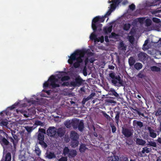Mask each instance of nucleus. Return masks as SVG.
Instances as JSON below:
<instances>
[{"label":"nucleus","instance_id":"1","mask_svg":"<svg viewBox=\"0 0 161 161\" xmlns=\"http://www.w3.org/2000/svg\"><path fill=\"white\" fill-rule=\"evenodd\" d=\"M86 54L90 56L93 55V53L89 49L77 50L69 57L68 63L70 64H73V66L75 68H78L80 67V63L83 62V59L82 58Z\"/></svg>","mask_w":161,"mask_h":161},{"label":"nucleus","instance_id":"2","mask_svg":"<svg viewBox=\"0 0 161 161\" xmlns=\"http://www.w3.org/2000/svg\"><path fill=\"white\" fill-rule=\"evenodd\" d=\"M58 79L55 76L52 75L50 76L48 80L45 82L43 84V87L46 88L49 86L55 88L60 86V85L58 83Z\"/></svg>","mask_w":161,"mask_h":161},{"label":"nucleus","instance_id":"3","mask_svg":"<svg viewBox=\"0 0 161 161\" xmlns=\"http://www.w3.org/2000/svg\"><path fill=\"white\" fill-rule=\"evenodd\" d=\"M102 25L99 23V16L95 17L92 19V27L94 32H96L97 29L99 31L102 30Z\"/></svg>","mask_w":161,"mask_h":161},{"label":"nucleus","instance_id":"4","mask_svg":"<svg viewBox=\"0 0 161 161\" xmlns=\"http://www.w3.org/2000/svg\"><path fill=\"white\" fill-rule=\"evenodd\" d=\"M63 154L64 156L67 155L69 158H73L77 155V152L75 150L69 149L68 147H65L63 149Z\"/></svg>","mask_w":161,"mask_h":161},{"label":"nucleus","instance_id":"5","mask_svg":"<svg viewBox=\"0 0 161 161\" xmlns=\"http://www.w3.org/2000/svg\"><path fill=\"white\" fill-rule=\"evenodd\" d=\"M109 76L112 79L111 82L114 85H116L118 82L120 85H122L123 81L121 80L120 77L119 76H115V73L114 72H112L110 73Z\"/></svg>","mask_w":161,"mask_h":161},{"label":"nucleus","instance_id":"6","mask_svg":"<svg viewBox=\"0 0 161 161\" xmlns=\"http://www.w3.org/2000/svg\"><path fill=\"white\" fill-rule=\"evenodd\" d=\"M84 81V80L79 76L75 78L74 81L70 82V85L71 86L74 87L80 86L83 84Z\"/></svg>","mask_w":161,"mask_h":161},{"label":"nucleus","instance_id":"7","mask_svg":"<svg viewBox=\"0 0 161 161\" xmlns=\"http://www.w3.org/2000/svg\"><path fill=\"white\" fill-rule=\"evenodd\" d=\"M57 133V129L54 127H49L47 130V135L50 136H54Z\"/></svg>","mask_w":161,"mask_h":161},{"label":"nucleus","instance_id":"8","mask_svg":"<svg viewBox=\"0 0 161 161\" xmlns=\"http://www.w3.org/2000/svg\"><path fill=\"white\" fill-rule=\"evenodd\" d=\"M122 133L126 137H130L133 134L132 130L127 128H122Z\"/></svg>","mask_w":161,"mask_h":161},{"label":"nucleus","instance_id":"9","mask_svg":"<svg viewBox=\"0 0 161 161\" xmlns=\"http://www.w3.org/2000/svg\"><path fill=\"white\" fill-rule=\"evenodd\" d=\"M148 55L146 53L141 52L138 54V57L139 60L143 62L147 59Z\"/></svg>","mask_w":161,"mask_h":161},{"label":"nucleus","instance_id":"10","mask_svg":"<svg viewBox=\"0 0 161 161\" xmlns=\"http://www.w3.org/2000/svg\"><path fill=\"white\" fill-rule=\"evenodd\" d=\"M70 138L72 140H78L79 138V135L75 131H72L71 132Z\"/></svg>","mask_w":161,"mask_h":161},{"label":"nucleus","instance_id":"11","mask_svg":"<svg viewBox=\"0 0 161 161\" xmlns=\"http://www.w3.org/2000/svg\"><path fill=\"white\" fill-rule=\"evenodd\" d=\"M0 142L3 146H7L9 143L8 141L2 136H0Z\"/></svg>","mask_w":161,"mask_h":161},{"label":"nucleus","instance_id":"12","mask_svg":"<svg viewBox=\"0 0 161 161\" xmlns=\"http://www.w3.org/2000/svg\"><path fill=\"white\" fill-rule=\"evenodd\" d=\"M147 130L149 131V136L153 138H155L157 136V134L154 132V130L153 129H152L151 127H147Z\"/></svg>","mask_w":161,"mask_h":161},{"label":"nucleus","instance_id":"13","mask_svg":"<svg viewBox=\"0 0 161 161\" xmlns=\"http://www.w3.org/2000/svg\"><path fill=\"white\" fill-rule=\"evenodd\" d=\"M11 156L10 153H8L5 155L3 156L2 160L3 161H11Z\"/></svg>","mask_w":161,"mask_h":161},{"label":"nucleus","instance_id":"14","mask_svg":"<svg viewBox=\"0 0 161 161\" xmlns=\"http://www.w3.org/2000/svg\"><path fill=\"white\" fill-rule=\"evenodd\" d=\"M57 133L58 136L60 137H62L64 136L65 132L62 128H59L58 129Z\"/></svg>","mask_w":161,"mask_h":161},{"label":"nucleus","instance_id":"15","mask_svg":"<svg viewBox=\"0 0 161 161\" xmlns=\"http://www.w3.org/2000/svg\"><path fill=\"white\" fill-rule=\"evenodd\" d=\"M45 154L46 157L49 159H52L56 157L54 153L47 152Z\"/></svg>","mask_w":161,"mask_h":161},{"label":"nucleus","instance_id":"16","mask_svg":"<svg viewBox=\"0 0 161 161\" xmlns=\"http://www.w3.org/2000/svg\"><path fill=\"white\" fill-rule=\"evenodd\" d=\"M118 48L119 50L124 51V52H125L126 49V47L123 41L120 42Z\"/></svg>","mask_w":161,"mask_h":161},{"label":"nucleus","instance_id":"17","mask_svg":"<svg viewBox=\"0 0 161 161\" xmlns=\"http://www.w3.org/2000/svg\"><path fill=\"white\" fill-rule=\"evenodd\" d=\"M114 113L115 114V122L117 124H118L119 121L120 112V111H116L115 110H114Z\"/></svg>","mask_w":161,"mask_h":161},{"label":"nucleus","instance_id":"18","mask_svg":"<svg viewBox=\"0 0 161 161\" xmlns=\"http://www.w3.org/2000/svg\"><path fill=\"white\" fill-rule=\"evenodd\" d=\"M119 158L118 156L113 155L108 158V161H118Z\"/></svg>","mask_w":161,"mask_h":161},{"label":"nucleus","instance_id":"19","mask_svg":"<svg viewBox=\"0 0 161 161\" xmlns=\"http://www.w3.org/2000/svg\"><path fill=\"white\" fill-rule=\"evenodd\" d=\"M146 141L142 139L137 138L136 140V143L137 144L140 145H144L146 143Z\"/></svg>","mask_w":161,"mask_h":161},{"label":"nucleus","instance_id":"20","mask_svg":"<svg viewBox=\"0 0 161 161\" xmlns=\"http://www.w3.org/2000/svg\"><path fill=\"white\" fill-rule=\"evenodd\" d=\"M79 120H72L71 123L73 128L74 129H76L78 128V125L79 123Z\"/></svg>","mask_w":161,"mask_h":161},{"label":"nucleus","instance_id":"21","mask_svg":"<svg viewBox=\"0 0 161 161\" xmlns=\"http://www.w3.org/2000/svg\"><path fill=\"white\" fill-rule=\"evenodd\" d=\"M136 60L133 57H130L128 59V62L129 65L130 67L132 66L135 64Z\"/></svg>","mask_w":161,"mask_h":161},{"label":"nucleus","instance_id":"22","mask_svg":"<svg viewBox=\"0 0 161 161\" xmlns=\"http://www.w3.org/2000/svg\"><path fill=\"white\" fill-rule=\"evenodd\" d=\"M87 149V148L86 147V145L85 144L82 143L80 146L79 151L81 153H83L85 152Z\"/></svg>","mask_w":161,"mask_h":161},{"label":"nucleus","instance_id":"23","mask_svg":"<svg viewBox=\"0 0 161 161\" xmlns=\"http://www.w3.org/2000/svg\"><path fill=\"white\" fill-rule=\"evenodd\" d=\"M84 128V124L82 120H80L78 125V130L81 132L83 131Z\"/></svg>","mask_w":161,"mask_h":161},{"label":"nucleus","instance_id":"24","mask_svg":"<svg viewBox=\"0 0 161 161\" xmlns=\"http://www.w3.org/2000/svg\"><path fill=\"white\" fill-rule=\"evenodd\" d=\"M79 142L78 140H72L71 146L73 148L76 147L79 145Z\"/></svg>","mask_w":161,"mask_h":161},{"label":"nucleus","instance_id":"25","mask_svg":"<svg viewBox=\"0 0 161 161\" xmlns=\"http://www.w3.org/2000/svg\"><path fill=\"white\" fill-rule=\"evenodd\" d=\"M133 125H135L136 124L139 127L141 128L143 126V124L140 121H137L136 120H134L133 121Z\"/></svg>","mask_w":161,"mask_h":161},{"label":"nucleus","instance_id":"26","mask_svg":"<svg viewBox=\"0 0 161 161\" xmlns=\"http://www.w3.org/2000/svg\"><path fill=\"white\" fill-rule=\"evenodd\" d=\"M109 95L114 96L117 97H119L118 94L115 91V90L114 89L110 90L109 92Z\"/></svg>","mask_w":161,"mask_h":161},{"label":"nucleus","instance_id":"27","mask_svg":"<svg viewBox=\"0 0 161 161\" xmlns=\"http://www.w3.org/2000/svg\"><path fill=\"white\" fill-rule=\"evenodd\" d=\"M37 143L41 145L42 148L44 149H45L47 147V144L44 141V140L38 141Z\"/></svg>","mask_w":161,"mask_h":161},{"label":"nucleus","instance_id":"28","mask_svg":"<svg viewBox=\"0 0 161 161\" xmlns=\"http://www.w3.org/2000/svg\"><path fill=\"white\" fill-rule=\"evenodd\" d=\"M151 70L154 72H159L161 70V69L159 67H158L156 66H152L150 67Z\"/></svg>","mask_w":161,"mask_h":161},{"label":"nucleus","instance_id":"29","mask_svg":"<svg viewBox=\"0 0 161 161\" xmlns=\"http://www.w3.org/2000/svg\"><path fill=\"white\" fill-rule=\"evenodd\" d=\"M34 151L37 156H40L41 154V151L38 146H36Z\"/></svg>","mask_w":161,"mask_h":161},{"label":"nucleus","instance_id":"30","mask_svg":"<svg viewBox=\"0 0 161 161\" xmlns=\"http://www.w3.org/2000/svg\"><path fill=\"white\" fill-rule=\"evenodd\" d=\"M134 68L137 70L141 69L142 67V64L139 63H137L134 65Z\"/></svg>","mask_w":161,"mask_h":161},{"label":"nucleus","instance_id":"31","mask_svg":"<svg viewBox=\"0 0 161 161\" xmlns=\"http://www.w3.org/2000/svg\"><path fill=\"white\" fill-rule=\"evenodd\" d=\"M37 140L38 141H41L44 140V135L43 134H42L41 133H38L37 136Z\"/></svg>","mask_w":161,"mask_h":161},{"label":"nucleus","instance_id":"32","mask_svg":"<svg viewBox=\"0 0 161 161\" xmlns=\"http://www.w3.org/2000/svg\"><path fill=\"white\" fill-rule=\"evenodd\" d=\"M64 73L65 72H59L58 74L55 75L54 76H56V78L58 80V79H61V78H62L63 76L64 75Z\"/></svg>","mask_w":161,"mask_h":161},{"label":"nucleus","instance_id":"33","mask_svg":"<svg viewBox=\"0 0 161 161\" xmlns=\"http://www.w3.org/2000/svg\"><path fill=\"white\" fill-rule=\"evenodd\" d=\"M112 30V27H104L103 29L104 32L106 34H108V33H110L111 32Z\"/></svg>","mask_w":161,"mask_h":161},{"label":"nucleus","instance_id":"34","mask_svg":"<svg viewBox=\"0 0 161 161\" xmlns=\"http://www.w3.org/2000/svg\"><path fill=\"white\" fill-rule=\"evenodd\" d=\"M147 142L148 143L147 144V145L148 147L149 146L154 147H157V144L155 142L148 141Z\"/></svg>","mask_w":161,"mask_h":161},{"label":"nucleus","instance_id":"35","mask_svg":"<svg viewBox=\"0 0 161 161\" xmlns=\"http://www.w3.org/2000/svg\"><path fill=\"white\" fill-rule=\"evenodd\" d=\"M145 25L147 27L150 26L152 24V21L150 19L147 18L145 21Z\"/></svg>","mask_w":161,"mask_h":161},{"label":"nucleus","instance_id":"36","mask_svg":"<svg viewBox=\"0 0 161 161\" xmlns=\"http://www.w3.org/2000/svg\"><path fill=\"white\" fill-rule=\"evenodd\" d=\"M60 86H69L70 84V83L68 82H63L62 81L60 82Z\"/></svg>","mask_w":161,"mask_h":161},{"label":"nucleus","instance_id":"37","mask_svg":"<svg viewBox=\"0 0 161 161\" xmlns=\"http://www.w3.org/2000/svg\"><path fill=\"white\" fill-rule=\"evenodd\" d=\"M130 26L131 25L129 23L125 24L124 25L123 29L126 31H128L130 28Z\"/></svg>","mask_w":161,"mask_h":161},{"label":"nucleus","instance_id":"38","mask_svg":"<svg viewBox=\"0 0 161 161\" xmlns=\"http://www.w3.org/2000/svg\"><path fill=\"white\" fill-rule=\"evenodd\" d=\"M25 129L28 132H31L35 128L33 127V126H25Z\"/></svg>","mask_w":161,"mask_h":161},{"label":"nucleus","instance_id":"39","mask_svg":"<svg viewBox=\"0 0 161 161\" xmlns=\"http://www.w3.org/2000/svg\"><path fill=\"white\" fill-rule=\"evenodd\" d=\"M106 102L109 104H114L116 103V102L113 100L111 98H108L105 100Z\"/></svg>","mask_w":161,"mask_h":161},{"label":"nucleus","instance_id":"40","mask_svg":"<svg viewBox=\"0 0 161 161\" xmlns=\"http://www.w3.org/2000/svg\"><path fill=\"white\" fill-rule=\"evenodd\" d=\"M151 148H148L147 147H144L143 148V150L142 151V153H144L145 152L146 153H148L151 151Z\"/></svg>","mask_w":161,"mask_h":161},{"label":"nucleus","instance_id":"41","mask_svg":"<svg viewBox=\"0 0 161 161\" xmlns=\"http://www.w3.org/2000/svg\"><path fill=\"white\" fill-rule=\"evenodd\" d=\"M146 19V17H140L137 19L138 22L140 24H142L144 23V21H145Z\"/></svg>","mask_w":161,"mask_h":161},{"label":"nucleus","instance_id":"42","mask_svg":"<svg viewBox=\"0 0 161 161\" xmlns=\"http://www.w3.org/2000/svg\"><path fill=\"white\" fill-rule=\"evenodd\" d=\"M155 97L157 98V101L161 104V94L158 93L156 94Z\"/></svg>","mask_w":161,"mask_h":161},{"label":"nucleus","instance_id":"43","mask_svg":"<svg viewBox=\"0 0 161 161\" xmlns=\"http://www.w3.org/2000/svg\"><path fill=\"white\" fill-rule=\"evenodd\" d=\"M70 79V77L68 75L66 76H63L62 78H61V81H64L68 80Z\"/></svg>","mask_w":161,"mask_h":161},{"label":"nucleus","instance_id":"44","mask_svg":"<svg viewBox=\"0 0 161 161\" xmlns=\"http://www.w3.org/2000/svg\"><path fill=\"white\" fill-rule=\"evenodd\" d=\"M90 38L91 40H95L97 38V35L95 33H92L90 36Z\"/></svg>","mask_w":161,"mask_h":161},{"label":"nucleus","instance_id":"45","mask_svg":"<svg viewBox=\"0 0 161 161\" xmlns=\"http://www.w3.org/2000/svg\"><path fill=\"white\" fill-rule=\"evenodd\" d=\"M34 125H40L41 126H43L44 125L43 123L40 120H37L36 121Z\"/></svg>","mask_w":161,"mask_h":161},{"label":"nucleus","instance_id":"46","mask_svg":"<svg viewBox=\"0 0 161 161\" xmlns=\"http://www.w3.org/2000/svg\"><path fill=\"white\" fill-rule=\"evenodd\" d=\"M38 131L39 132V133H41L42 134H43L44 135L46 133L45 130L43 128H39Z\"/></svg>","mask_w":161,"mask_h":161},{"label":"nucleus","instance_id":"47","mask_svg":"<svg viewBox=\"0 0 161 161\" xmlns=\"http://www.w3.org/2000/svg\"><path fill=\"white\" fill-rule=\"evenodd\" d=\"M161 115V108H158L156 112L155 115L156 116H158Z\"/></svg>","mask_w":161,"mask_h":161},{"label":"nucleus","instance_id":"48","mask_svg":"<svg viewBox=\"0 0 161 161\" xmlns=\"http://www.w3.org/2000/svg\"><path fill=\"white\" fill-rule=\"evenodd\" d=\"M19 102H18L17 103H16L12 105L10 107V108L11 110H12L15 108L16 107V106H18L19 104Z\"/></svg>","mask_w":161,"mask_h":161},{"label":"nucleus","instance_id":"49","mask_svg":"<svg viewBox=\"0 0 161 161\" xmlns=\"http://www.w3.org/2000/svg\"><path fill=\"white\" fill-rule=\"evenodd\" d=\"M68 160L67 157H62L58 159V161H67Z\"/></svg>","mask_w":161,"mask_h":161},{"label":"nucleus","instance_id":"50","mask_svg":"<svg viewBox=\"0 0 161 161\" xmlns=\"http://www.w3.org/2000/svg\"><path fill=\"white\" fill-rule=\"evenodd\" d=\"M105 18H106L105 16H103L102 17H101L100 16H99V23H100V22H104Z\"/></svg>","mask_w":161,"mask_h":161},{"label":"nucleus","instance_id":"51","mask_svg":"<svg viewBox=\"0 0 161 161\" xmlns=\"http://www.w3.org/2000/svg\"><path fill=\"white\" fill-rule=\"evenodd\" d=\"M153 20L154 22L158 23H159L161 22L160 20L159 19L156 18H153Z\"/></svg>","mask_w":161,"mask_h":161},{"label":"nucleus","instance_id":"52","mask_svg":"<svg viewBox=\"0 0 161 161\" xmlns=\"http://www.w3.org/2000/svg\"><path fill=\"white\" fill-rule=\"evenodd\" d=\"M129 8L130 10H134L136 8V6L134 4L132 3L129 6Z\"/></svg>","mask_w":161,"mask_h":161},{"label":"nucleus","instance_id":"53","mask_svg":"<svg viewBox=\"0 0 161 161\" xmlns=\"http://www.w3.org/2000/svg\"><path fill=\"white\" fill-rule=\"evenodd\" d=\"M0 124L3 126H7L8 124V122L6 121L5 120H2L1 123H0Z\"/></svg>","mask_w":161,"mask_h":161},{"label":"nucleus","instance_id":"54","mask_svg":"<svg viewBox=\"0 0 161 161\" xmlns=\"http://www.w3.org/2000/svg\"><path fill=\"white\" fill-rule=\"evenodd\" d=\"M111 127L112 128V132L114 133L116 131V128L114 125H111Z\"/></svg>","mask_w":161,"mask_h":161},{"label":"nucleus","instance_id":"55","mask_svg":"<svg viewBox=\"0 0 161 161\" xmlns=\"http://www.w3.org/2000/svg\"><path fill=\"white\" fill-rule=\"evenodd\" d=\"M82 73L83 74V75L85 76H86L87 75V70L86 67H85L84 69H83V71H82Z\"/></svg>","mask_w":161,"mask_h":161},{"label":"nucleus","instance_id":"56","mask_svg":"<svg viewBox=\"0 0 161 161\" xmlns=\"http://www.w3.org/2000/svg\"><path fill=\"white\" fill-rule=\"evenodd\" d=\"M120 1L118 0H113L112 3L117 6V5L119 4L120 3Z\"/></svg>","mask_w":161,"mask_h":161},{"label":"nucleus","instance_id":"57","mask_svg":"<svg viewBox=\"0 0 161 161\" xmlns=\"http://www.w3.org/2000/svg\"><path fill=\"white\" fill-rule=\"evenodd\" d=\"M19 158L21 161H24V160L25 159V156L23 155H19Z\"/></svg>","mask_w":161,"mask_h":161},{"label":"nucleus","instance_id":"58","mask_svg":"<svg viewBox=\"0 0 161 161\" xmlns=\"http://www.w3.org/2000/svg\"><path fill=\"white\" fill-rule=\"evenodd\" d=\"M136 32L135 30L134 29H132L129 32V34L131 35H133L136 33Z\"/></svg>","mask_w":161,"mask_h":161},{"label":"nucleus","instance_id":"59","mask_svg":"<svg viewBox=\"0 0 161 161\" xmlns=\"http://www.w3.org/2000/svg\"><path fill=\"white\" fill-rule=\"evenodd\" d=\"M116 6V5L112 3L110 5V9H111L113 11L115 9Z\"/></svg>","mask_w":161,"mask_h":161},{"label":"nucleus","instance_id":"60","mask_svg":"<svg viewBox=\"0 0 161 161\" xmlns=\"http://www.w3.org/2000/svg\"><path fill=\"white\" fill-rule=\"evenodd\" d=\"M103 115L107 119H108L110 118L109 116L105 112H103Z\"/></svg>","mask_w":161,"mask_h":161},{"label":"nucleus","instance_id":"61","mask_svg":"<svg viewBox=\"0 0 161 161\" xmlns=\"http://www.w3.org/2000/svg\"><path fill=\"white\" fill-rule=\"evenodd\" d=\"M112 11V10H111V9H109V10L107 12L106 14L104 15L105 17H106L110 15Z\"/></svg>","mask_w":161,"mask_h":161},{"label":"nucleus","instance_id":"62","mask_svg":"<svg viewBox=\"0 0 161 161\" xmlns=\"http://www.w3.org/2000/svg\"><path fill=\"white\" fill-rule=\"evenodd\" d=\"M89 100L88 99V98H87V97L86 98H84L82 100V103L83 104H85L86 102L88 101Z\"/></svg>","mask_w":161,"mask_h":161},{"label":"nucleus","instance_id":"63","mask_svg":"<svg viewBox=\"0 0 161 161\" xmlns=\"http://www.w3.org/2000/svg\"><path fill=\"white\" fill-rule=\"evenodd\" d=\"M118 36V35L114 32H112L111 34V35L109 37L114 38L116 36Z\"/></svg>","mask_w":161,"mask_h":161},{"label":"nucleus","instance_id":"64","mask_svg":"<svg viewBox=\"0 0 161 161\" xmlns=\"http://www.w3.org/2000/svg\"><path fill=\"white\" fill-rule=\"evenodd\" d=\"M121 161H126L128 160V158L127 157H123L120 158Z\"/></svg>","mask_w":161,"mask_h":161}]
</instances>
